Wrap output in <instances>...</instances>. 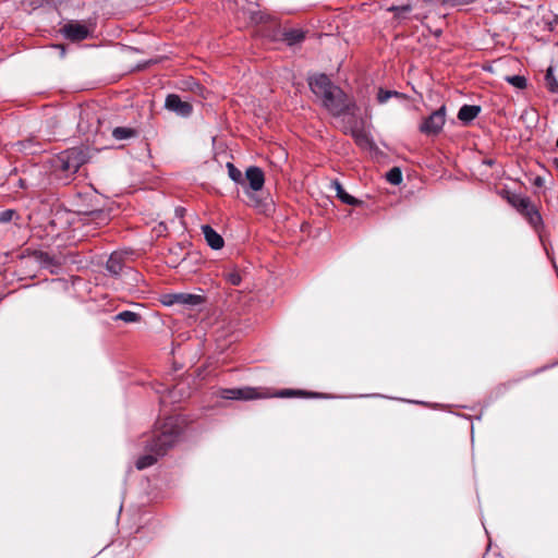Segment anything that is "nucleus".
I'll list each match as a JSON object with an SVG mask.
<instances>
[{"label": "nucleus", "mask_w": 558, "mask_h": 558, "mask_svg": "<svg viewBox=\"0 0 558 558\" xmlns=\"http://www.w3.org/2000/svg\"><path fill=\"white\" fill-rule=\"evenodd\" d=\"M311 90L322 99L323 106L335 117L355 116L357 107L349 96L326 74H315L308 78Z\"/></svg>", "instance_id": "nucleus-1"}, {"label": "nucleus", "mask_w": 558, "mask_h": 558, "mask_svg": "<svg viewBox=\"0 0 558 558\" xmlns=\"http://www.w3.org/2000/svg\"><path fill=\"white\" fill-rule=\"evenodd\" d=\"M183 421L179 416H169L158 421L155 429L144 440L145 450L165 456L180 440Z\"/></svg>", "instance_id": "nucleus-2"}, {"label": "nucleus", "mask_w": 558, "mask_h": 558, "mask_svg": "<svg viewBox=\"0 0 558 558\" xmlns=\"http://www.w3.org/2000/svg\"><path fill=\"white\" fill-rule=\"evenodd\" d=\"M86 161V151L81 147H72L57 156L54 169L63 174L61 179L68 181Z\"/></svg>", "instance_id": "nucleus-3"}, {"label": "nucleus", "mask_w": 558, "mask_h": 558, "mask_svg": "<svg viewBox=\"0 0 558 558\" xmlns=\"http://www.w3.org/2000/svg\"><path fill=\"white\" fill-rule=\"evenodd\" d=\"M245 184L242 185L248 197L250 205L257 208L258 210L265 211L267 204L257 196L265 184V175L259 167L251 166L245 171V178H243Z\"/></svg>", "instance_id": "nucleus-4"}, {"label": "nucleus", "mask_w": 558, "mask_h": 558, "mask_svg": "<svg viewBox=\"0 0 558 558\" xmlns=\"http://www.w3.org/2000/svg\"><path fill=\"white\" fill-rule=\"evenodd\" d=\"M508 202L534 229H537L542 225V216L529 197L521 194H511L508 196Z\"/></svg>", "instance_id": "nucleus-5"}, {"label": "nucleus", "mask_w": 558, "mask_h": 558, "mask_svg": "<svg viewBox=\"0 0 558 558\" xmlns=\"http://www.w3.org/2000/svg\"><path fill=\"white\" fill-rule=\"evenodd\" d=\"M219 396L226 400H255V399H264L268 398L269 395L263 391H259L257 388L253 387H242V388H225L219 391Z\"/></svg>", "instance_id": "nucleus-6"}, {"label": "nucleus", "mask_w": 558, "mask_h": 558, "mask_svg": "<svg viewBox=\"0 0 558 558\" xmlns=\"http://www.w3.org/2000/svg\"><path fill=\"white\" fill-rule=\"evenodd\" d=\"M446 122V107L441 106L423 120L420 131L425 135H437L441 132Z\"/></svg>", "instance_id": "nucleus-7"}, {"label": "nucleus", "mask_w": 558, "mask_h": 558, "mask_svg": "<svg viewBox=\"0 0 558 558\" xmlns=\"http://www.w3.org/2000/svg\"><path fill=\"white\" fill-rule=\"evenodd\" d=\"M61 33L72 41H81L90 36L92 29L84 23L71 21L62 26Z\"/></svg>", "instance_id": "nucleus-8"}, {"label": "nucleus", "mask_w": 558, "mask_h": 558, "mask_svg": "<svg viewBox=\"0 0 558 558\" xmlns=\"http://www.w3.org/2000/svg\"><path fill=\"white\" fill-rule=\"evenodd\" d=\"M203 301L202 295L192 293H168L161 296V303L167 306L174 304L195 306L202 304Z\"/></svg>", "instance_id": "nucleus-9"}, {"label": "nucleus", "mask_w": 558, "mask_h": 558, "mask_svg": "<svg viewBox=\"0 0 558 558\" xmlns=\"http://www.w3.org/2000/svg\"><path fill=\"white\" fill-rule=\"evenodd\" d=\"M165 107L181 117H189L193 110L190 102L182 100L180 96L175 94L167 96Z\"/></svg>", "instance_id": "nucleus-10"}, {"label": "nucleus", "mask_w": 558, "mask_h": 558, "mask_svg": "<svg viewBox=\"0 0 558 558\" xmlns=\"http://www.w3.org/2000/svg\"><path fill=\"white\" fill-rule=\"evenodd\" d=\"M202 231H203V234L205 236L207 244L211 248L220 250L223 246L225 241H223L222 236L219 233H217L210 226H208V225L203 226Z\"/></svg>", "instance_id": "nucleus-11"}, {"label": "nucleus", "mask_w": 558, "mask_h": 558, "mask_svg": "<svg viewBox=\"0 0 558 558\" xmlns=\"http://www.w3.org/2000/svg\"><path fill=\"white\" fill-rule=\"evenodd\" d=\"M331 187L336 191L337 197L344 204L351 206H361L363 202L348 194L338 180L331 182Z\"/></svg>", "instance_id": "nucleus-12"}, {"label": "nucleus", "mask_w": 558, "mask_h": 558, "mask_svg": "<svg viewBox=\"0 0 558 558\" xmlns=\"http://www.w3.org/2000/svg\"><path fill=\"white\" fill-rule=\"evenodd\" d=\"M125 264L124 253L122 252H113L109 259L107 260V270L112 275H119Z\"/></svg>", "instance_id": "nucleus-13"}, {"label": "nucleus", "mask_w": 558, "mask_h": 558, "mask_svg": "<svg viewBox=\"0 0 558 558\" xmlns=\"http://www.w3.org/2000/svg\"><path fill=\"white\" fill-rule=\"evenodd\" d=\"M481 112L480 106L474 105H463L459 112H458V119L468 124L472 122Z\"/></svg>", "instance_id": "nucleus-14"}, {"label": "nucleus", "mask_w": 558, "mask_h": 558, "mask_svg": "<svg viewBox=\"0 0 558 558\" xmlns=\"http://www.w3.org/2000/svg\"><path fill=\"white\" fill-rule=\"evenodd\" d=\"M161 457L162 456H159L156 452L146 451L145 454L141 456L136 460L135 466L137 470H144L146 468L154 465Z\"/></svg>", "instance_id": "nucleus-15"}, {"label": "nucleus", "mask_w": 558, "mask_h": 558, "mask_svg": "<svg viewBox=\"0 0 558 558\" xmlns=\"http://www.w3.org/2000/svg\"><path fill=\"white\" fill-rule=\"evenodd\" d=\"M137 135V131L129 126H118L112 130V137L117 141H124Z\"/></svg>", "instance_id": "nucleus-16"}, {"label": "nucleus", "mask_w": 558, "mask_h": 558, "mask_svg": "<svg viewBox=\"0 0 558 558\" xmlns=\"http://www.w3.org/2000/svg\"><path fill=\"white\" fill-rule=\"evenodd\" d=\"M343 130L345 134H351L355 142L360 145L368 141L365 132L356 125H345Z\"/></svg>", "instance_id": "nucleus-17"}, {"label": "nucleus", "mask_w": 558, "mask_h": 558, "mask_svg": "<svg viewBox=\"0 0 558 558\" xmlns=\"http://www.w3.org/2000/svg\"><path fill=\"white\" fill-rule=\"evenodd\" d=\"M89 221L96 226H105L110 221V215L106 210H95L89 214Z\"/></svg>", "instance_id": "nucleus-18"}, {"label": "nucleus", "mask_w": 558, "mask_h": 558, "mask_svg": "<svg viewBox=\"0 0 558 558\" xmlns=\"http://www.w3.org/2000/svg\"><path fill=\"white\" fill-rule=\"evenodd\" d=\"M318 393L306 392L304 390H293V389H284L276 395V397L280 398H290V397H317Z\"/></svg>", "instance_id": "nucleus-19"}, {"label": "nucleus", "mask_w": 558, "mask_h": 558, "mask_svg": "<svg viewBox=\"0 0 558 558\" xmlns=\"http://www.w3.org/2000/svg\"><path fill=\"white\" fill-rule=\"evenodd\" d=\"M228 174L232 181H234L238 184L244 185L245 181L243 179V174L241 170H239L233 163L228 162L227 163Z\"/></svg>", "instance_id": "nucleus-20"}, {"label": "nucleus", "mask_w": 558, "mask_h": 558, "mask_svg": "<svg viewBox=\"0 0 558 558\" xmlns=\"http://www.w3.org/2000/svg\"><path fill=\"white\" fill-rule=\"evenodd\" d=\"M304 38L303 32L299 29H291L284 33V40L288 45L292 46L300 41H302Z\"/></svg>", "instance_id": "nucleus-21"}, {"label": "nucleus", "mask_w": 558, "mask_h": 558, "mask_svg": "<svg viewBox=\"0 0 558 558\" xmlns=\"http://www.w3.org/2000/svg\"><path fill=\"white\" fill-rule=\"evenodd\" d=\"M116 319L122 320L124 323H136L141 319V316L137 313L131 311H123L116 316Z\"/></svg>", "instance_id": "nucleus-22"}, {"label": "nucleus", "mask_w": 558, "mask_h": 558, "mask_svg": "<svg viewBox=\"0 0 558 558\" xmlns=\"http://www.w3.org/2000/svg\"><path fill=\"white\" fill-rule=\"evenodd\" d=\"M386 179L389 183L393 184V185H398L401 183L402 181V173H401V170L397 167L390 169L387 174H386Z\"/></svg>", "instance_id": "nucleus-23"}, {"label": "nucleus", "mask_w": 558, "mask_h": 558, "mask_svg": "<svg viewBox=\"0 0 558 558\" xmlns=\"http://www.w3.org/2000/svg\"><path fill=\"white\" fill-rule=\"evenodd\" d=\"M506 81L519 89L526 87V78L521 75L506 76Z\"/></svg>", "instance_id": "nucleus-24"}, {"label": "nucleus", "mask_w": 558, "mask_h": 558, "mask_svg": "<svg viewBox=\"0 0 558 558\" xmlns=\"http://www.w3.org/2000/svg\"><path fill=\"white\" fill-rule=\"evenodd\" d=\"M401 95L398 93V92H392V90H384V89H379L378 90V94H377V100L379 104H385L386 101H388L389 98L391 97H400Z\"/></svg>", "instance_id": "nucleus-25"}, {"label": "nucleus", "mask_w": 558, "mask_h": 558, "mask_svg": "<svg viewBox=\"0 0 558 558\" xmlns=\"http://www.w3.org/2000/svg\"><path fill=\"white\" fill-rule=\"evenodd\" d=\"M545 78H546V82H547L549 90L557 92L558 90V83H557V81H556V78L554 76L553 68H548L547 69Z\"/></svg>", "instance_id": "nucleus-26"}, {"label": "nucleus", "mask_w": 558, "mask_h": 558, "mask_svg": "<svg viewBox=\"0 0 558 558\" xmlns=\"http://www.w3.org/2000/svg\"><path fill=\"white\" fill-rule=\"evenodd\" d=\"M441 5L445 7H458L473 3L475 0H437Z\"/></svg>", "instance_id": "nucleus-27"}, {"label": "nucleus", "mask_w": 558, "mask_h": 558, "mask_svg": "<svg viewBox=\"0 0 558 558\" xmlns=\"http://www.w3.org/2000/svg\"><path fill=\"white\" fill-rule=\"evenodd\" d=\"M228 282L232 286H239L241 283V276L236 271H230L226 275Z\"/></svg>", "instance_id": "nucleus-28"}, {"label": "nucleus", "mask_w": 558, "mask_h": 558, "mask_svg": "<svg viewBox=\"0 0 558 558\" xmlns=\"http://www.w3.org/2000/svg\"><path fill=\"white\" fill-rule=\"evenodd\" d=\"M390 11H395L396 16H398V17H404L405 14L411 11V7L409 4L401 5V7H393L390 9Z\"/></svg>", "instance_id": "nucleus-29"}, {"label": "nucleus", "mask_w": 558, "mask_h": 558, "mask_svg": "<svg viewBox=\"0 0 558 558\" xmlns=\"http://www.w3.org/2000/svg\"><path fill=\"white\" fill-rule=\"evenodd\" d=\"M15 215L14 210L8 209L0 213V222H9Z\"/></svg>", "instance_id": "nucleus-30"}, {"label": "nucleus", "mask_w": 558, "mask_h": 558, "mask_svg": "<svg viewBox=\"0 0 558 558\" xmlns=\"http://www.w3.org/2000/svg\"><path fill=\"white\" fill-rule=\"evenodd\" d=\"M553 163H554L555 168L558 169V158H554Z\"/></svg>", "instance_id": "nucleus-31"}]
</instances>
